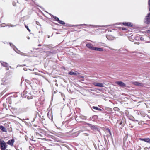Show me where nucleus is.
<instances>
[{"instance_id": "obj_1", "label": "nucleus", "mask_w": 150, "mask_h": 150, "mask_svg": "<svg viewBox=\"0 0 150 150\" xmlns=\"http://www.w3.org/2000/svg\"><path fill=\"white\" fill-rule=\"evenodd\" d=\"M8 145L4 140H1L0 139V148L1 150H6Z\"/></svg>"}, {"instance_id": "obj_2", "label": "nucleus", "mask_w": 150, "mask_h": 150, "mask_svg": "<svg viewBox=\"0 0 150 150\" xmlns=\"http://www.w3.org/2000/svg\"><path fill=\"white\" fill-rule=\"evenodd\" d=\"M31 80L33 83V84L32 85H35V86L36 87L38 84H39L40 81L35 78H32L31 79Z\"/></svg>"}, {"instance_id": "obj_3", "label": "nucleus", "mask_w": 150, "mask_h": 150, "mask_svg": "<svg viewBox=\"0 0 150 150\" xmlns=\"http://www.w3.org/2000/svg\"><path fill=\"white\" fill-rule=\"evenodd\" d=\"M27 91L25 90L23 93L21 94V96L23 95V97L24 98H27L28 99H30V97L28 96V94L26 93Z\"/></svg>"}, {"instance_id": "obj_4", "label": "nucleus", "mask_w": 150, "mask_h": 150, "mask_svg": "<svg viewBox=\"0 0 150 150\" xmlns=\"http://www.w3.org/2000/svg\"><path fill=\"white\" fill-rule=\"evenodd\" d=\"M1 64L3 67H6V69L7 70H9V66H8V63L4 62H1Z\"/></svg>"}, {"instance_id": "obj_5", "label": "nucleus", "mask_w": 150, "mask_h": 150, "mask_svg": "<svg viewBox=\"0 0 150 150\" xmlns=\"http://www.w3.org/2000/svg\"><path fill=\"white\" fill-rule=\"evenodd\" d=\"M115 83L122 87H125L126 86V85L122 81H116Z\"/></svg>"}, {"instance_id": "obj_6", "label": "nucleus", "mask_w": 150, "mask_h": 150, "mask_svg": "<svg viewBox=\"0 0 150 150\" xmlns=\"http://www.w3.org/2000/svg\"><path fill=\"white\" fill-rule=\"evenodd\" d=\"M133 84L135 85L141 87L143 86L144 85L143 83L137 82H134Z\"/></svg>"}, {"instance_id": "obj_7", "label": "nucleus", "mask_w": 150, "mask_h": 150, "mask_svg": "<svg viewBox=\"0 0 150 150\" xmlns=\"http://www.w3.org/2000/svg\"><path fill=\"white\" fill-rule=\"evenodd\" d=\"M14 142V139H13L11 140H8L7 142V143L9 145L12 146L13 145Z\"/></svg>"}, {"instance_id": "obj_8", "label": "nucleus", "mask_w": 150, "mask_h": 150, "mask_svg": "<svg viewBox=\"0 0 150 150\" xmlns=\"http://www.w3.org/2000/svg\"><path fill=\"white\" fill-rule=\"evenodd\" d=\"M93 84L94 85L96 86L100 87H104V85L103 83H93Z\"/></svg>"}, {"instance_id": "obj_9", "label": "nucleus", "mask_w": 150, "mask_h": 150, "mask_svg": "<svg viewBox=\"0 0 150 150\" xmlns=\"http://www.w3.org/2000/svg\"><path fill=\"white\" fill-rule=\"evenodd\" d=\"M86 46L89 49L93 50H94V47H93V45L92 44L90 43H88L86 44Z\"/></svg>"}, {"instance_id": "obj_10", "label": "nucleus", "mask_w": 150, "mask_h": 150, "mask_svg": "<svg viewBox=\"0 0 150 150\" xmlns=\"http://www.w3.org/2000/svg\"><path fill=\"white\" fill-rule=\"evenodd\" d=\"M69 74L71 75H74L76 76L79 75V73L77 72V71H76L74 72L73 71H71L69 72L68 73Z\"/></svg>"}, {"instance_id": "obj_11", "label": "nucleus", "mask_w": 150, "mask_h": 150, "mask_svg": "<svg viewBox=\"0 0 150 150\" xmlns=\"http://www.w3.org/2000/svg\"><path fill=\"white\" fill-rule=\"evenodd\" d=\"M0 129L2 131L5 132H7V131L6 129L2 125H0Z\"/></svg>"}, {"instance_id": "obj_12", "label": "nucleus", "mask_w": 150, "mask_h": 150, "mask_svg": "<svg viewBox=\"0 0 150 150\" xmlns=\"http://www.w3.org/2000/svg\"><path fill=\"white\" fill-rule=\"evenodd\" d=\"M123 24L126 26H132V23H131L128 22V23H123Z\"/></svg>"}, {"instance_id": "obj_13", "label": "nucleus", "mask_w": 150, "mask_h": 150, "mask_svg": "<svg viewBox=\"0 0 150 150\" xmlns=\"http://www.w3.org/2000/svg\"><path fill=\"white\" fill-rule=\"evenodd\" d=\"M16 49L17 50H18V52H16L18 54H19L22 56H27L26 54L23 53V52H20L19 50H18L17 48H16Z\"/></svg>"}, {"instance_id": "obj_14", "label": "nucleus", "mask_w": 150, "mask_h": 150, "mask_svg": "<svg viewBox=\"0 0 150 150\" xmlns=\"http://www.w3.org/2000/svg\"><path fill=\"white\" fill-rule=\"evenodd\" d=\"M93 50L100 51H103V49L102 48H100L94 47Z\"/></svg>"}, {"instance_id": "obj_15", "label": "nucleus", "mask_w": 150, "mask_h": 150, "mask_svg": "<svg viewBox=\"0 0 150 150\" xmlns=\"http://www.w3.org/2000/svg\"><path fill=\"white\" fill-rule=\"evenodd\" d=\"M141 140L148 143H150V139L148 138L141 139Z\"/></svg>"}, {"instance_id": "obj_16", "label": "nucleus", "mask_w": 150, "mask_h": 150, "mask_svg": "<svg viewBox=\"0 0 150 150\" xmlns=\"http://www.w3.org/2000/svg\"><path fill=\"white\" fill-rule=\"evenodd\" d=\"M90 127L93 130L96 129L95 126L93 125H90Z\"/></svg>"}, {"instance_id": "obj_17", "label": "nucleus", "mask_w": 150, "mask_h": 150, "mask_svg": "<svg viewBox=\"0 0 150 150\" xmlns=\"http://www.w3.org/2000/svg\"><path fill=\"white\" fill-rule=\"evenodd\" d=\"M145 22L146 24H149L150 22V20L146 18Z\"/></svg>"}, {"instance_id": "obj_18", "label": "nucleus", "mask_w": 150, "mask_h": 150, "mask_svg": "<svg viewBox=\"0 0 150 150\" xmlns=\"http://www.w3.org/2000/svg\"><path fill=\"white\" fill-rule=\"evenodd\" d=\"M58 22L59 23L62 24H65V23L62 21L59 20Z\"/></svg>"}, {"instance_id": "obj_19", "label": "nucleus", "mask_w": 150, "mask_h": 150, "mask_svg": "<svg viewBox=\"0 0 150 150\" xmlns=\"http://www.w3.org/2000/svg\"><path fill=\"white\" fill-rule=\"evenodd\" d=\"M146 19L150 20V13H149L146 16Z\"/></svg>"}, {"instance_id": "obj_20", "label": "nucleus", "mask_w": 150, "mask_h": 150, "mask_svg": "<svg viewBox=\"0 0 150 150\" xmlns=\"http://www.w3.org/2000/svg\"><path fill=\"white\" fill-rule=\"evenodd\" d=\"M93 108L94 109L98 110H101V109L99 108L98 107H93Z\"/></svg>"}, {"instance_id": "obj_21", "label": "nucleus", "mask_w": 150, "mask_h": 150, "mask_svg": "<svg viewBox=\"0 0 150 150\" xmlns=\"http://www.w3.org/2000/svg\"><path fill=\"white\" fill-rule=\"evenodd\" d=\"M25 28L27 29V30L29 32H30V30L28 28V26L26 25H25Z\"/></svg>"}, {"instance_id": "obj_22", "label": "nucleus", "mask_w": 150, "mask_h": 150, "mask_svg": "<svg viewBox=\"0 0 150 150\" xmlns=\"http://www.w3.org/2000/svg\"><path fill=\"white\" fill-rule=\"evenodd\" d=\"M10 45L13 48L14 50V48L15 47L13 45L12 43H10Z\"/></svg>"}, {"instance_id": "obj_23", "label": "nucleus", "mask_w": 150, "mask_h": 150, "mask_svg": "<svg viewBox=\"0 0 150 150\" xmlns=\"http://www.w3.org/2000/svg\"><path fill=\"white\" fill-rule=\"evenodd\" d=\"M54 18L56 19V21H58V22L59 21V19L57 17H54Z\"/></svg>"}, {"instance_id": "obj_24", "label": "nucleus", "mask_w": 150, "mask_h": 150, "mask_svg": "<svg viewBox=\"0 0 150 150\" xmlns=\"http://www.w3.org/2000/svg\"><path fill=\"white\" fill-rule=\"evenodd\" d=\"M36 23L38 25H40V23L39 22H38V21H36Z\"/></svg>"}, {"instance_id": "obj_25", "label": "nucleus", "mask_w": 150, "mask_h": 150, "mask_svg": "<svg viewBox=\"0 0 150 150\" xmlns=\"http://www.w3.org/2000/svg\"><path fill=\"white\" fill-rule=\"evenodd\" d=\"M114 109L115 110H117L118 109V108L117 107H115L114 108Z\"/></svg>"}, {"instance_id": "obj_26", "label": "nucleus", "mask_w": 150, "mask_h": 150, "mask_svg": "<svg viewBox=\"0 0 150 150\" xmlns=\"http://www.w3.org/2000/svg\"><path fill=\"white\" fill-rule=\"evenodd\" d=\"M13 4L14 6H16V3H15L14 2L13 3Z\"/></svg>"}, {"instance_id": "obj_27", "label": "nucleus", "mask_w": 150, "mask_h": 150, "mask_svg": "<svg viewBox=\"0 0 150 150\" xmlns=\"http://www.w3.org/2000/svg\"><path fill=\"white\" fill-rule=\"evenodd\" d=\"M149 6H150V0H149Z\"/></svg>"}, {"instance_id": "obj_28", "label": "nucleus", "mask_w": 150, "mask_h": 150, "mask_svg": "<svg viewBox=\"0 0 150 150\" xmlns=\"http://www.w3.org/2000/svg\"><path fill=\"white\" fill-rule=\"evenodd\" d=\"M122 30H126V28H122Z\"/></svg>"}, {"instance_id": "obj_29", "label": "nucleus", "mask_w": 150, "mask_h": 150, "mask_svg": "<svg viewBox=\"0 0 150 150\" xmlns=\"http://www.w3.org/2000/svg\"><path fill=\"white\" fill-rule=\"evenodd\" d=\"M15 26V25H11V27H14V26Z\"/></svg>"}, {"instance_id": "obj_30", "label": "nucleus", "mask_w": 150, "mask_h": 150, "mask_svg": "<svg viewBox=\"0 0 150 150\" xmlns=\"http://www.w3.org/2000/svg\"><path fill=\"white\" fill-rule=\"evenodd\" d=\"M108 131H109V132L110 134H111V132H110V130L109 129Z\"/></svg>"}, {"instance_id": "obj_31", "label": "nucleus", "mask_w": 150, "mask_h": 150, "mask_svg": "<svg viewBox=\"0 0 150 150\" xmlns=\"http://www.w3.org/2000/svg\"><path fill=\"white\" fill-rule=\"evenodd\" d=\"M122 121H121V122H120V124H122Z\"/></svg>"}, {"instance_id": "obj_32", "label": "nucleus", "mask_w": 150, "mask_h": 150, "mask_svg": "<svg viewBox=\"0 0 150 150\" xmlns=\"http://www.w3.org/2000/svg\"><path fill=\"white\" fill-rule=\"evenodd\" d=\"M41 46V45H40V44H39V45H38V46Z\"/></svg>"}, {"instance_id": "obj_33", "label": "nucleus", "mask_w": 150, "mask_h": 150, "mask_svg": "<svg viewBox=\"0 0 150 150\" xmlns=\"http://www.w3.org/2000/svg\"><path fill=\"white\" fill-rule=\"evenodd\" d=\"M15 1H16V2H18V1H17V0H15Z\"/></svg>"}, {"instance_id": "obj_34", "label": "nucleus", "mask_w": 150, "mask_h": 150, "mask_svg": "<svg viewBox=\"0 0 150 150\" xmlns=\"http://www.w3.org/2000/svg\"><path fill=\"white\" fill-rule=\"evenodd\" d=\"M149 7H150V8H149V11H150V6H149Z\"/></svg>"}, {"instance_id": "obj_35", "label": "nucleus", "mask_w": 150, "mask_h": 150, "mask_svg": "<svg viewBox=\"0 0 150 150\" xmlns=\"http://www.w3.org/2000/svg\"><path fill=\"white\" fill-rule=\"evenodd\" d=\"M28 38V39H30V38H29H29Z\"/></svg>"}]
</instances>
